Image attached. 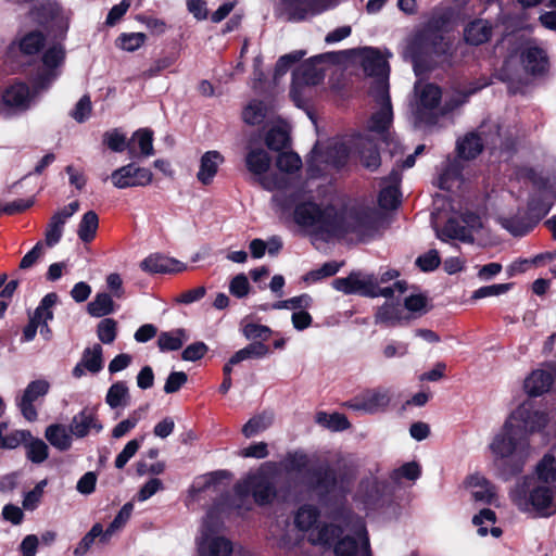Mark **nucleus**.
Here are the masks:
<instances>
[{
    "instance_id": "nucleus-1",
    "label": "nucleus",
    "mask_w": 556,
    "mask_h": 556,
    "mask_svg": "<svg viewBox=\"0 0 556 556\" xmlns=\"http://www.w3.org/2000/svg\"><path fill=\"white\" fill-rule=\"evenodd\" d=\"M300 198L301 192H296L289 201L281 202L286 208L296 204L294 218L299 225L312 228L326 239L351 236V240L364 241L370 236L371 226L367 216L352 211L338 213L332 206L320 208L312 202L298 204Z\"/></svg>"
},
{
    "instance_id": "nucleus-2",
    "label": "nucleus",
    "mask_w": 556,
    "mask_h": 556,
    "mask_svg": "<svg viewBox=\"0 0 556 556\" xmlns=\"http://www.w3.org/2000/svg\"><path fill=\"white\" fill-rule=\"evenodd\" d=\"M522 511L546 518L556 510V446L539 462L535 473L525 478L510 493Z\"/></svg>"
},
{
    "instance_id": "nucleus-3",
    "label": "nucleus",
    "mask_w": 556,
    "mask_h": 556,
    "mask_svg": "<svg viewBox=\"0 0 556 556\" xmlns=\"http://www.w3.org/2000/svg\"><path fill=\"white\" fill-rule=\"evenodd\" d=\"M276 495L271 478L264 471H257L238 482L233 490L218 497L208 516L212 519H236L252 509L253 504H268Z\"/></svg>"
},
{
    "instance_id": "nucleus-4",
    "label": "nucleus",
    "mask_w": 556,
    "mask_h": 556,
    "mask_svg": "<svg viewBox=\"0 0 556 556\" xmlns=\"http://www.w3.org/2000/svg\"><path fill=\"white\" fill-rule=\"evenodd\" d=\"M314 545H334L336 556H371L366 523H293Z\"/></svg>"
},
{
    "instance_id": "nucleus-5",
    "label": "nucleus",
    "mask_w": 556,
    "mask_h": 556,
    "mask_svg": "<svg viewBox=\"0 0 556 556\" xmlns=\"http://www.w3.org/2000/svg\"><path fill=\"white\" fill-rule=\"evenodd\" d=\"M362 65L367 75L377 77L370 93L380 105L379 111L372 114L368 129L379 135L382 140L388 141L389 128L392 122V109L387 84L388 62L379 51L367 49L364 52Z\"/></svg>"
},
{
    "instance_id": "nucleus-6",
    "label": "nucleus",
    "mask_w": 556,
    "mask_h": 556,
    "mask_svg": "<svg viewBox=\"0 0 556 556\" xmlns=\"http://www.w3.org/2000/svg\"><path fill=\"white\" fill-rule=\"evenodd\" d=\"M332 286L345 294L358 293L371 298H391L394 293L403 294L407 290L405 281H396L392 287L380 288L375 275L361 271H353L345 278H337L332 281Z\"/></svg>"
},
{
    "instance_id": "nucleus-7",
    "label": "nucleus",
    "mask_w": 556,
    "mask_h": 556,
    "mask_svg": "<svg viewBox=\"0 0 556 556\" xmlns=\"http://www.w3.org/2000/svg\"><path fill=\"white\" fill-rule=\"evenodd\" d=\"M491 450L497 457H511L515 462H523L531 454L529 438L510 422L494 438Z\"/></svg>"
},
{
    "instance_id": "nucleus-8",
    "label": "nucleus",
    "mask_w": 556,
    "mask_h": 556,
    "mask_svg": "<svg viewBox=\"0 0 556 556\" xmlns=\"http://www.w3.org/2000/svg\"><path fill=\"white\" fill-rule=\"evenodd\" d=\"M245 167L263 189L268 191L282 190L287 188V180L277 175H268L271 165V157L261 147H250L244 157Z\"/></svg>"
},
{
    "instance_id": "nucleus-9",
    "label": "nucleus",
    "mask_w": 556,
    "mask_h": 556,
    "mask_svg": "<svg viewBox=\"0 0 556 556\" xmlns=\"http://www.w3.org/2000/svg\"><path fill=\"white\" fill-rule=\"evenodd\" d=\"M441 90L433 84L418 83L415 85V101L412 104V112L418 123H433V111L441 100Z\"/></svg>"
},
{
    "instance_id": "nucleus-10",
    "label": "nucleus",
    "mask_w": 556,
    "mask_h": 556,
    "mask_svg": "<svg viewBox=\"0 0 556 556\" xmlns=\"http://www.w3.org/2000/svg\"><path fill=\"white\" fill-rule=\"evenodd\" d=\"M339 0H280L277 14L288 22H300L337 5Z\"/></svg>"
},
{
    "instance_id": "nucleus-11",
    "label": "nucleus",
    "mask_w": 556,
    "mask_h": 556,
    "mask_svg": "<svg viewBox=\"0 0 556 556\" xmlns=\"http://www.w3.org/2000/svg\"><path fill=\"white\" fill-rule=\"evenodd\" d=\"M513 418L520 422L521 433L530 435L541 433L548 426L551 418L546 409L535 406L532 402H523L513 414Z\"/></svg>"
},
{
    "instance_id": "nucleus-12",
    "label": "nucleus",
    "mask_w": 556,
    "mask_h": 556,
    "mask_svg": "<svg viewBox=\"0 0 556 556\" xmlns=\"http://www.w3.org/2000/svg\"><path fill=\"white\" fill-rule=\"evenodd\" d=\"M217 523H203L197 539L199 556H230L232 543L217 534Z\"/></svg>"
},
{
    "instance_id": "nucleus-13",
    "label": "nucleus",
    "mask_w": 556,
    "mask_h": 556,
    "mask_svg": "<svg viewBox=\"0 0 556 556\" xmlns=\"http://www.w3.org/2000/svg\"><path fill=\"white\" fill-rule=\"evenodd\" d=\"M349 153L348 144L342 141L331 142L325 151L315 148L309 161V168L314 173H321L328 166L339 168L345 164Z\"/></svg>"
},
{
    "instance_id": "nucleus-14",
    "label": "nucleus",
    "mask_w": 556,
    "mask_h": 556,
    "mask_svg": "<svg viewBox=\"0 0 556 556\" xmlns=\"http://www.w3.org/2000/svg\"><path fill=\"white\" fill-rule=\"evenodd\" d=\"M108 178L117 189L146 187L152 182L153 173L149 168L127 164L113 170Z\"/></svg>"
},
{
    "instance_id": "nucleus-15",
    "label": "nucleus",
    "mask_w": 556,
    "mask_h": 556,
    "mask_svg": "<svg viewBox=\"0 0 556 556\" xmlns=\"http://www.w3.org/2000/svg\"><path fill=\"white\" fill-rule=\"evenodd\" d=\"M65 52L60 45L50 47L42 56L43 68L35 78L36 89H47L50 84L58 77V67L64 62Z\"/></svg>"
},
{
    "instance_id": "nucleus-16",
    "label": "nucleus",
    "mask_w": 556,
    "mask_h": 556,
    "mask_svg": "<svg viewBox=\"0 0 556 556\" xmlns=\"http://www.w3.org/2000/svg\"><path fill=\"white\" fill-rule=\"evenodd\" d=\"M392 400V393L389 389L377 388L366 391L362 396L350 402L348 406L355 410H363L368 414H375L387 409Z\"/></svg>"
},
{
    "instance_id": "nucleus-17",
    "label": "nucleus",
    "mask_w": 556,
    "mask_h": 556,
    "mask_svg": "<svg viewBox=\"0 0 556 556\" xmlns=\"http://www.w3.org/2000/svg\"><path fill=\"white\" fill-rule=\"evenodd\" d=\"M79 206L78 201H73L53 213L45 230V243L48 247L59 243L65 223L79 210Z\"/></svg>"
},
{
    "instance_id": "nucleus-18",
    "label": "nucleus",
    "mask_w": 556,
    "mask_h": 556,
    "mask_svg": "<svg viewBox=\"0 0 556 556\" xmlns=\"http://www.w3.org/2000/svg\"><path fill=\"white\" fill-rule=\"evenodd\" d=\"M42 90L36 89L34 86L30 91L25 83L16 81L4 90L2 99L5 105L25 111L30 106L31 100Z\"/></svg>"
},
{
    "instance_id": "nucleus-19",
    "label": "nucleus",
    "mask_w": 556,
    "mask_h": 556,
    "mask_svg": "<svg viewBox=\"0 0 556 556\" xmlns=\"http://www.w3.org/2000/svg\"><path fill=\"white\" fill-rule=\"evenodd\" d=\"M124 523H109V527L103 530L102 523H94L91 530L81 539L79 544L74 549L75 556H84L92 544L98 540L99 543H106L110 539L119 532Z\"/></svg>"
},
{
    "instance_id": "nucleus-20",
    "label": "nucleus",
    "mask_w": 556,
    "mask_h": 556,
    "mask_svg": "<svg viewBox=\"0 0 556 556\" xmlns=\"http://www.w3.org/2000/svg\"><path fill=\"white\" fill-rule=\"evenodd\" d=\"M466 488L477 502L493 503L496 500L495 486L483 476L473 473L466 479Z\"/></svg>"
},
{
    "instance_id": "nucleus-21",
    "label": "nucleus",
    "mask_w": 556,
    "mask_h": 556,
    "mask_svg": "<svg viewBox=\"0 0 556 556\" xmlns=\"http://www.w3.org/2000/svg\"><path fill=\"white\" fill-rule=\"evenodd\" d=\"M463 35L466 43L480 46L491 39L493 25L488 20L475 18L465 25Z\"/></svg>"
},
{
    "instance_id": "nucleus-22",
    "label": "nucleus",
    "mask_w": 556,
    "mask_h": 556,
    "mask_svg": "<svg viewBox=\"0 0 556 556\" xmlns=\"http://www.w3.org/2000/svg\"><path fill=\"white\" fill-rule=\"evenodd\" d=\"M317 60L313 59L301 64L293 73V84L291 94H295L298 87L300 86H314L319 84L324 79L321 70L316 64Z\"/></svg>"
},
{
    "instance_id": "nucleus-23",
    "label": "nucleus",
    "mask_w": 556,
    "mask_h": 556,
    "mask_svg": "<svg viewBox=\"0 0 556 556\" xmlns=\"http://www.w3.org/2000/svg\"><path fill=\"white\" fill-rule=\"evenodd\" d=\"M224 161V156L218 151L212 150L205 152L200 159L199 170L197 173L199 182L203 186L211 185Z\"/></svg>"
},
{
    "instance_id": "nucleus-24",
    "label": "nucleus",
    "mask_w": 556,
    "mask_h": 556,
    "mask_svg": "<svg viewBox=\"0 0 556 556\" xmlns=\"http://www.w3.org/2000/svg\"><path fill=\"white\" fill-rule=\"evenodd\" d=\"M70 429L74 437L85 438L91 429L100 432L103 427L98 421L94 409L86 407L73 417Z\"/></svg>"
},
{
    "instance_id": "nucleus-25",
    "label": "nucleus",
    "mask_w": 556,
    "mask_h": 556,
    "mask_svg": "<svg viewBox=\"0 0 556 556\" xmlns=\"http://www.w3.org/2000/svg\"><path fill=\"white\" fill-rule=\"evenodd\" d=\"M554 382V377L549 371L535 369L525 379L523 389L529 396H541L548 392Z\"/></svg>"
},
{
    "instance_id": "nucleus-26",
    "label": "nucleus",
    "mask_w": 556,
    "mask_h": 556,
    "mask_svg": "<svg viewBox=\"0 0 556 556\" xmlns=\"http://www.w3.org/2000/svg\"><path fill=\"white\" fill-rule=\"evenodd\" d=\"M128 153L131 157L153 155V131L148 128L135 131L128 140Z\"/></svg>"
},
{
    "instance_id": "nucleus-27",
    "label": "nucleus",
    "mask_w": 556,
    "mask_h": 556,
    "mask_svg": "<svg viewBox=\"0 0 556 556\" xmlns=\"http://www.w3.org/2000/svg\"><path fill=\"white\" fill-rule=\"evenodd\" d=\"M525 70L533 75L542 74L547 70L548 60L545 52L538 47H529L521 53Z\"/></svg>"
},
{
    "instance_id": "nucleus-28",
    "label": "nucleus",
    "mask_w": 556,
    "mask_h": 556,
    "mask_svg": "<svg viewBox=\"0 0 556 556\" xmlns=\"http://www.w3.org/2000/svg\"><path fill=\"white\" fill-rule=\"evenodd\" d=\"M73 434L71 429L61 424H52L45 430V438L56 450L64 452L72 447Z\"/></svg>"
},
{
    "instance_id": "nucleus-29",
    "label": "nucleus",
    "mask_w": 556,
    "mask_h": 556,
    "mask_svg": "<svg viewBox=\"0 0 556 556\" xmlns=\"http://www.w3.org/2000/svg\"><path fill=\"white\" fill-rule=\"evenodd\" d=\"M409 319L403 312L400 304L384 303L375 315V323L387 327H392Z\"/></svg>"
},
{
    "instance_id": "nucleus-30",
    "label": "nucleus",
    "mask_w": 556,
    "mask_h": 556,
    "mask_svg": "<svg viewBox=\"0 0 556 556\" xmlns=\"http://www.w3.org/2000/svg\"><path fill=\"white\" fill-rule=\"evenodd\" d=\"M22 444L25 446L27 459L34 464H41L49 457V447L39 438H34L30 434V438L25 439Z\"/></svg>"
},
{
    "instance_id": "nucleus-31",
    "label": "nucleus",
    "mask_w": 556,
    "mask_h": 556,
    "mask_svg": "<svg viewBox=\"0 0 556 556\" xmlns=\"http://www.w3.org/2000/svg\"><path fill=\"white\" fill-rule=\"evenodd\" d=\"M99 227V217L96 212L85 213L78 224L77 235L83 242H90L94 239Z\"/></svg>"
},
{
    "instance_id": "nucleus-32",
    "label": "nucleus",
    "mask_w": 556,
    "mask_h": 556,
    "mask_svg": "<svg viewBox=\"0 0 556 556\" xmlns=\"http://www.w3.org/2000/svg\"><path fill=\"white\" fill-rule=\"evenodd\" d=\"M188 340L186 330L176 329L170 332H162L157 339V345L161 351H177Z\"/></svg>"
},
{
    "instance_id": "nucleus-33",
    "label": "nucleus",
    "mask_w": 556,
    "mask_h": 556,
    "mask_svg": "<svg viewBox=\"0 0 556 556\" xmlns=\"http://www.w3.org/2000/svg\"><path fill=\"white\" fill-rule=\"evenodd\" d=\"M8 431V422H0V448H16L25 439L30 438L28 430H14L10 433Z\"/></svg>"
},
{
    "instance_id": "nucleus-34",
    "label": "nucleus",
    "mask_w": 556,
    "mask_h": 556,
    "mask_svg": "<svg viewBox=\"0 0 556 556\" xmlns=\"http://www.w3.org/2000/svg\"><path fill=\"white\" fill-rule=\"evenodd\" d=\"M115 304L108 293H98L94 299L89 302L87 309L93 317H103L114 312Z\"/></svg>"
},
{
    "instance_id": "nucleus-35",
    "label": "nucleus",
    "mask_w": 556,
    "mask_h": 556,
    "mask_svg": "<svg viewBox=\"0 0 556 556\" xmlns=\"http://www.w3.org/2000/svg\"><path fill=\"white\" fill-rule=\"evenodd\" d=\"M273 419V414L267 412L252 417L242 428L243 435L245 438H252L265 431L271 426Z\"/></svg>"
},
{
    "instance_id": "nucleus-36",
    "label": "nucleus",
    "mask_w": 556,
    "mask_h": 556,
    "mask_svg": "<svg viewBox=\"0 0 556 556\" xmlns=\"http://www.w3.org/2000/svg\"><path fill=\"white\" fill-rule=\"evenodd\" d=\"M438 238L442 241H446L448 239H458L464 242L472 241V236L468 228L458 225L454 219H450L445 226L438 231Z\"/></svg>"
},
{
    "instance_id": "nucleus-37",
    "label": "nucleus",
    "mask_w": 556,
    "mask_h": 556,
    "mask_svg": "<svg viewBox=\"0 0 556 556\" xmlns=\"http://www.w3.org/2000/svg\"><path fill=\"white\" fill-rule=\"evenodd\" d=\"M105 401L111 408L126 406L129 401V391L126 383L123 381L113 383L106 393Z\"/></svg>"
},
{
    "instance_id": "nucleus-38",
    "label": "nucleus",
    "mask_w": 556,
    "mask_h": 556,
    "mask_svg": "<svg viewBox=\"0 0 556 556\" xmlns=\"http://www.w3.org/2000/svg\"><path fill=\"white\" fill-rule=\"evenodd\" d=\"M458 153L464 159H473L482 151V141L477 134H468L457 144Z\"/></svg>"
},
{
    "instance_id": "nucleus-39",
    "label": "nucleus",
    "mask_w": 556,
    "mask_h": 556,
    "mask_svg": "<svg viewBox=\"0 0 556 556\" xmlns=\"http://www.w3.org/2000/svg\"><path fill=\"white\" fill-rule=\"evenodd\" d=\"M268 348L262 342L251 343L236 352L230 358V364H239L245 359L264 357L268 354Z\"/></svg>"
},
{
    "instance_id": "nucleus-40",
    "label": "nucleus",
    "mask_w": 556,
    "mask_h": 556,
    "mask_svg": "<svg viewBox=\"0 0 556 556\" xmlns=\"http://www.w3.org/2000/svg\"><path fill=\"white\" fill-rule=\"evenodd\" d=\"M58 296L55 293H48L41 300L39 306L36 308L34 315L30 317L37 323L47 324L53 318L52 307L55 305Z\"/></svg>"
},
{
    "instance_id": "nucleus-41",
    "label": "nucleus",
    "mask_w": 556,
    "mask_h": 556,
    "mask_svg": "<svg viewBox=\"0 0 556 556\" xmlns=\"http://www.w3.org/2000/svg\"><path fill=\"white\" fill-rule=\"evenodd\" d=\"M83 365L90 372H98L102 369V348L100 344H94L84 351L81 361Z\"/></svg>"
},
{
    "instance_id": "nucleus-42",
    "label": "nucleus",
    "mask_w": 556,
    "mask_h": 556,
    "mask_svg": "<svg viewBox=\"0 0 556 556\" xmlns=\"http://www.w3.org/2000/svg\"><path fill=\"white\" fill-rule=\"evenodd\" d=\"M266 111L263 102L253 100L243 109L242 118L247 124L258 125L264 121Z\"/></svg>"
},
{
    "instance_id": "nucleus-43",
    "label": "nucleus",
    "mask_w": 556,
    "mask_h": 556,
    "mask_svg": "<svg viewBox=\"0 0 556 556\" xmlns=\"http://www.w3.org/2000/svg\"><path fill=\"white\" fill-rule=\"evenodd\" d=\"M289 141L288 131L282 126H275L265 136L266 146L274 151H280L287 147Z\"/></svg>"
},
{
    "instance_id": "nucleus-44",
    "label": "nucleus",
    "mask_w": 556,
    "mask_h": 556,
    "mask_svg": "<svg viewBox=\"0 0 556 556\" xmlns=\"http://www.w3.org/2000/svg\"><path fill=\"white\" fill-rule=\"evenodd\" d=\"M143 416V409L139 408L129 414V416L118 422L112 430V437L115 439H121L126 435L129 431H131L137 424L141 420Z\"/></svg>"
},
{
    "instance_id": "nucleus-45",
    "label": "nucleus",
    "mask_w": 556,
    "mask_h": 556,
    "mask_svg": "<svg viewBox=\"0 0 556 556\" xmlns=\"http://www.w3.org/2000/svg\"><path fill=\"white\" fill-rule=\"evenodd\" d=\"M277 168L285 174H293L302 167L300 156L294 152H282L276 160Z\"/></svg>"
},
{
    "instance_id": "nucleus-46",
    "label": "nucleus",
    "mask_w": 556,
    "mask_h": 556,
    "mask_svg": "<svg viewBox=\"0 0 556 556\" xmlns=\"http://www.w3.org/2000/svg\"><path fill=\"white\" fill-rule=\"evenodd\" d=\"M317 422L333 431L345 430L350 427V422L342 414L328 415L319 413L317 415Z\"/></svg>"
},
{
    "instance_id": "nucleus-47",
    "label": "nucleus",
    "mask_w": 556,
    "mask_h": 556,
    "mask_svg": "<svg viewBox=\"0 0 556 556\" xmlns=\"http://www.w3.org/2000/svg\"><path fill=\"white\" fill-rule=\"evenodd\" d=\"M420 472L419 465L415 462H410L393 470L390 478L395 483H400L403 478L409 481H415L419 478Z\"/></svg>"
},
{
    "instance_id": "nucleus-48",
    "label": "nucleus",
    "mask_w": 556,
    "mask_h": 556,
    "mask_svg": "<svg viewBox=\"0 0 556 556\" xmlns=\"http://www.w3.org/2000/svg\"><path fill=\"white\" fill-rule=\"evenodd\" d=\"M43 35L40 31H31L22 38L20 47L25 54H35L43 47Z\"/></svg>"
},
{
    "instance_id": "nucleus-49",
    "label": "nucleus",
    "mask_w": 556,
    "mask_h": 556,
    "mask_svg": "<svg viewBox=\"0 0 556 556\" xmlns=\"http://www.w3.org/2000/svg\"><path fill=\"white\" fill-rule=\"evenodd\" d=\"M97 334L102 343H113L117 334V323L112 318L102 319L98 325Z\"/></svg>"
},
{
    "instance_id": "nucleus-50",
    "label": "nucleus",
    "mask_w": 556,
    "mask_h": 556,
    "mask_svg": "<svg viewBox=\"0 0 556 556\" xmlns=\"http://www.w3.org/2000/svg\"><path fill=\"white\" fill-rule=\"evenodd\" d=\"M341 265H342V263H338L334 261L327 262L320 268L308 271L304 276V280L309 281V282H315L323 278L333 276L339 271Z\"/></svg>"
},
{
    "instance_id": "nucleus-51",
    "label": "nucleus",
    "mask_w": 556,
    "mask_h": 556,
    "mask_svg": "<svg viewBox=\"0 0 556 556\" xmlns=\"http://www.w3.org/2000/svg\"><path fill=\"white\" fill-rule=\"evenodd\" d=\"M103 142L114 152L128 151V140L125 135L117 129L106 131L103 135Z\"/></svg>"
},
{
    "instance_id": "nucleus-52",
    "label": "nucleus",
    "mask_w": 556,
    "mask_h": 556,
    "mask_svg": "<svg viewBox=\"0 0 556 556\" xmlns=\"http://www.w3.org/2000/svg\"><path fill=\"white\" fill-rule=\"evenodd\" d=\"M140 267L148 273H167L170 270L169 261L161 255L144 258Z\"/></svg>"
},
{
    "instance_id": "nucleus-53",
    "label": "nucleus",
    "mask_w": 556,
    "mask_h": 556,
    "mask_svg": "<svg viewBox=\"0 0 556 556\" xmlns=\"http://www.w3.org/2000/svg\"><path fill=\"white\" fill-rule=\"evenodd\" d=\"M117 40L121 49L132 52L144 43L146 35L143 33L122 34Z\"/></svg>"
},
{
    "instance_id": "nucleus-54",
    "label": "nucleus",
    "mask_w": 556,
    "mask_h": 556,
    "mask_svg": "<svg viewBox=\"0 0 556 556\" xmlns=\"http://www.w3.org/2000/svg\"><path fill=\"white\" fill-rule=\"evenodd\" d=\"M142 441H143V437L140 440H138V439L130 440L125 445L123 451L115 458V467L117 469H122L125 467V465L128 463V460L138 452Z\"/></svg>"
},
{
    "instance_id": "nucleus-55",
    "label": "nucleus",
    "mask_w": 556,
    "mask_h": 556,
    "mask_svg": "<svg viewBox=\"0 0 556 556\" xmlns=\"http://www.w3.org/2000/svg\"><path fill=\"white\" fill-rule=\"evenodd\" d=\"M35 203L34 198L29 199H18L14 200L9 203L0 204V215L1 214H8V215H14L17 213H22L29 207H31Z\"/></svg>"
},
{
    "instance_id": "nucleus-56",
    "label": "nucleus",
    "mask_w": 556,
    "mask_h": 556,
    "mask_svg": "<svg viewBox=\"0 0 556 556\" xmlns=\"http://www.w3.org/2000/svg\"><path fill=\"white\" fill-rule=\"evenodd\" d=\"M510 283H500V285H492V286H485L477 289L473 293L471 299L479 300L484 299L489 296H497L505 292H507L510 289Z\"/></svg>"
},
{
    "instance_id": "nucleus-57",
    "label": "nucleus",
    "mask_w": 556,
    "mask_h": 556,
    "mask_svg": "<svg viewBox=\"0 0 556 556\" xmlns=\"http://www.w3.org/2000/svg\"><path fill=\"white\" fill-rule=\"evenodd\" d=\"M379 204L382 208L391 210L399 204V190L395 186H388L380 191Z\"/></svg>"
},
{
    "instance_id": "nucleus-58",
    "label": "nucleus",
    "mask_w": 556,
    "mask_h": 556,
    "mask_svg": "<svg viewBox=\"0 0 556 556\" xmlns=\"http://www.w3.org/2000/svg\"><path fill=\"white\" fill-rule=\"evenodd\" d=\"M303 55H304V52L295 51V52L280 56L276 64L275 78L285 75L287 73V71L289 70V67L292 64H294L295 62L300 61Z\"/></svg>"
},
{
    "instance_id": "nucleus-59",
    "label": "nucleus",
    "mask_w": 556,
    "mask_h": 556,
    "mask_svg": "<svg viewBox=\"0 0 556 556\" xmlns=\"http://www.w3.org/2000/svg\"><path fill=\"white\" fill-rule=\"evenodd\" d=\"M49 390V383L46 380H36L30 382L24 391L22 399L36 401L43 396Z\"/></svg>"
},
{
    "instance_id": "nucleus-60",
    "label": "nucleus",
    "mask_w": 556,
    "mask_h": 556,
    "mask_svg": "<svg viewBox=\"0 0 556 556\" xmlns=\"http://www.w3.org/2000/svg\"><path fill=\"white\" fill-rule=\"evenodd\" d=\"M229 291L237 298H243L248 295L250 291V283L244 274L235 276L229 283Z\"/></svg>"
},
{
    "instance_id": "nucleus-61",
    "label": "nucleus",
    "mask_w": 556,
    "mask_h": 556,
    "mask_svg": "<svg viewBox=\"0 0 556 556\" xmlns=\"http://www.w3.org/2000/svg\"><path fill=\"white\" fill-rule=\"evenodd\" d=\"M92 105L90 98L88 96H84L75 105V109L72 111L71 116L78 123L85 122L91 113Z\"/></svg>"
},
{
    "instance_id": "nucleus-62",
    "label": "nucleus",
    "mask_w": 556,
    "mask_h": 556,
    "mask_svg": "<svg viewBox=\"0 0 556 556\" xmlns=\"http://www.w3.org/2000/svg\"><path fill=\"white\" fill-rule=\"evenodd\" d=\"M207 350H208V348L205 343L195 342V343L188 345L184 350L181 357L184 361L195 362V361L202 358L205 355V353L207 352Z\"/></svg>"
},
{
    "instance_id": "nucleus-63",
    "label": "nucleus",
    "mask_w": 556,
    "mask_h": 556,
    "mask_svg": "<svg viewBox=\"0 0 556 556\" xmlns=\"http://www.w3.org/2000/svg\"><path fill=\"white\" fill-rule=\"evenodd\" d=\"M416 264L424 270L430 271L435 269L440 264V256L438 251L430 250L426 254L416 260Z\"/></svg>"
},
{
    "instance_id": "nucleus-64",
    "label": "nucleus",
    "mask_w": 556,
    "mask_h": 556,
    "mask_svg": "<svg viewBox=\"0 0 556 556\" xmlns=\"http://www.w3.org/2000/svg\"><path fill=\"white\" fill-rule=\"evenodd\" d=\"M187 382V375L184 371H174L166 379L164 391L166 393L177 392Z\"/></svg>"
}]
</instances>
